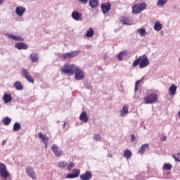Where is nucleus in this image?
Instances as JSON below:
<instances>
[{
	"mask_svg": "<svg viewBox=\"0 0 180 180\" xmlns=\"http://www.w3.org/2000/svg\"><path fill=\"white\" fill-rule=\"evenodd\" d=\"M131 151L129 149L124 151V157L127 158V160H129L131 157Z\"/></svg>",
	"mask_w": 180,
	"mask_h": 180,
	"instance_id": "obj_31",
	"label": "nucleus"
},
{
	"mask_svg": "<svg viewBox=\"0 0 180 180\" xmlns=\"http://www.w3.org/2000/svg\"><path fill=\"white\" fill-rule=\"evenodd\" d=\"M12 99V95L8 93L4 94L3 96V101L4 103H9V102H11Z\"/></svg>",
	"mask_w": 180,
	"mask_h": 180,
	"instance_id": "obj_18",
	"label": "nucleus"
},
{
	"mask_svg": "<svg viewBox=\"0 0 180 180\" xmlns=\"http://www.w3.org/2000/svg\"><path fill=\"white\" fill-rule=\"evenodd\" d=\"M84 87L86 88V89H92V84H91V83H86L84 84Z\"/></svg>",
	"mask_w": 180,
	"mask_h": 180,
	"instance_id": "obj_40",
	"label": "nucleus"
},
{
	"mask_svg": "<svg viewBox=\"0 0 180 180\" xmlns=\"http://www.w3.org/2000/svg\"><path fill=\"white\" fill-rule=\"evenodd\" d=\"M21 72L22 77H23V78H25V79H27L28 82H30L31 84H34V79L32 77V75H30V74L29 73V70L22 68L21 69Z\"/></svg>",
	"mask_w": 180,
	"mask_h": 180,
	"instance_id": "obj_5",
	"label": "nucleus"
},
{
	"mask_svg": "<svg viewBox=\"0 0 180 180\" xmlns=\"http://www.w3.org/2000/svg\"><path fill=\"white\" fill-rule=\"evenodd\" d=\"M139 65V68L143 69L150 65V60L146 55H143L136 58L132 63L133 67H137Z\"/></svg>",
	"mask_w": 180,
	"mask_h": 180,
	"instance_id": "obj_2",
	"label": "nucleus"
},
{
	"mask_svg": "<svg viewBox=\"0 0 180 180\" xmlns=\"http://www.w3.org/2000/svg\"><path fill=\"white\" fill-rule=\"evenodd\" d=\"M92 178V172L89 171L85 172V173L80 174L81 180H89Z\"/></svg>",
	"mask_w": 180,
	"mask_h": 180,
	"instance_id": "obj_13",
	"label": "nucleus"
},
{
	"mask_svg": "<svg viewBox=\"0 0 180 180\" xmlns=\"http://www.w3.org/2000/svg\"><path fill=\"white\" fill-rule=\"evenodd\" d=\"M136 140V136L134 134L131 135V141H134Z\"/></svg>",
	"mask_w": 180,
	"mask_h": 180,
	"instance_id": "obj_43",
	"label": "nucleus"
},
{
	"mask_svg": "<svg viewBox=\"0 0 180 180\" xmlns=\"http://www.w3.org/2000/svg\"><path fill=\"white\" fill-rule=\"evenodd\" d=\"M75 167V164L74 162H70L68 166V171H71V169Z\"/></svg>",
	"mask_w": 180,
	"mask_h": 180,
	"instance_id": "obj_38",
	"label": "nucleus"
},
{
	"mask_svg": "<svg viewBox=\"0 0 180 180\" xmlns=\"http://www.w3.org/2000/svg\"><path fill=\"white\" fill-rule=\"evenodd\" d=\"M89 5L91 8H98L99 6V1L98 0H89Z\"/></svg>",
	"mask_w": 180,
	"mask_h": 180,
	"instance_id": "obj_21",
	"label": "nucleus"
},
{
	"mask_svg": "<svg viewBox=\"0 0 180 180\" xmlns=\"http://www.w3.org/2000/svg\"><path fill=\"white\" fill-rule=\"evenodd\" d=\"M71 16L72 19L77 22L82 20V14L77 11L72 12Z\"/></svg>",
	"mask_w": 180,
	"mask_h": 180,
	"instance_id": "obj_11",
	"label": "nucleus"
},
{
	"mask_svg": "<svg viewBox=\"0 0 180 180\" xmlns=\"http://www.w3.org/2000/svg\"><path fill=\"white\" fill-rule=\"evenodd\" d=\"M38 136L41 139L42 143L47 144L49 143V137L46 134H43L41 132L38 133Z\"/></svg>",
	"mask_w": 180,
	"mask_h": 180,
	"instance_id": "obj_17",
	"label": "nucleus"
},
{
	"mask_svg": "<svg viewBox=\"0 0 180 180\" xmlns=\"http://www.w3.org/2000/svg\"><path fill=\"white\" fill-rule=\"evenodd\" d=\"M122 25H131L133 21L127 17H123L120 20Z\"/></svg>",
	"mask_w": 180,
	"mask_h": 180,
	"instance_id": "obj_20",
	"label": "nucleus"
},
{
	"mask_svg": "<svg viewBox=\"0 0 180 180\" xmlns=\"http://www.w3.org/2000/svg\"><path fill=\"white\" fill-rule=\"evenodd\" d=\"M65 126H67V122H64V124H63V129H65Z\"/></svg>",
	"mask_w": 180,
	"mask_h": 180,
	"instance_id": "obj_47",
	"label": "nucleus"
},
{
	"mask_svg": "<svg viewBox=\"0 0 180 180\" xmlns=\"http://www.w3.org/2000/svg\"><path fill=\"white\" fill-rule=\"evenodd\" d=\"M30 58L32 63H37L39 61V55L37 53H32L30 55Z\"/></svg>",
	"mask_w": 180,
	"mask_h": 180,
	"instance_id": "obj_24",
	"label": "nucleus"
},
{
	"mask_svg": "<svg viewBox=\"0 0 180 180\" xmlns=\"http://www.w3.org/2000/svg\"><path fill=\"white\" fill-rule=\"evenodd\" d=\"M51 150L53 151L56 157H61L64 154V152L63 150H60V148H58V146L53 144L51 146Z\"/></svg>",
	"mask_w": 180,
	"mask_h": 180,
	"instance_id": "obj_8",
	"label": "nucleus"
},
{
	"mask_svg": "<svg viewBox=\"0 0 180 180\" xmlns=\"http://www.w3.org/2000/svg\"><path fill=\"white\" fill-rule=\"evenodd\" d=\"M20 129H22V125L20 124V123L15 122L13 124V131H19V130H20Z\"/></svg>",
	"mask_w": 180,
	"mask_h": 180,
	"instance_id": "obj_30",
	"label": "nucleus"
},
{
	"mask_svg": "<svg viewBox=\"0 0 180 180\" xmlns=\"http://www.w3.org/2000/svg\"><path fill=\"white\" fill-rule=\"evenodd\" d=\"M61 72L68 75L75 74V79L77 81H81V79L85 78V72H84V70H81V68L75 65H65L62 67Z\"/></svg>",
	"mask_w": 180,
	"mask_h": 180,
	"instance_id": "obj_1",
	"label": "nucleus"
},
{
	"mask_svg": "<svg viewBox=\"0 0 180 180\" xmlns=\"http://www.w3.org/2000/svg\"><path fill=\"white\" fill-rule=\"evenodd\" d=\"M14 88H15L16 91H23V84L20 81H16L13 84Z\"/></svg>",
	"mask_w": 180,
	"mask_h": 180,
	"instance_id": "obj_19",
	"label": "nucleus"
},
{
	"mask_svg": "<svg viewBox=\"0 0 180 180\" xmlns=\"http://www.w3.org/2000/svg\"><path fill=\"white\" fill-rule=\"evenodd\" d=\"M138 33H139L141 37H145V36H147L148 33L146 30V28H139L137 30Z\"/></svg>",
	"mask_w": 180,
	"mask_h": 180,
	"instance_id": "obj_25",
	"label": "nucleus"
},
{
	"mask_svg": "<svg viewBox=\"0 0 180 180\" xmlns=\"http://www.w3.org/2000/svg\"><path fill=\"white\" fill-rule=\"evenodd\" d=\"M15 49L18 50H27L29 46L24 42H18L15 45Z\"/></svg>",
	"mask_w": 180,
	"mask_h": 180,
	"instance_id": "obj_12",
	"label": "nucleus"
},
{
	"mask_svg": "<svg viewBox=\"0 0 180 180\" xmlns=\"http://www.w3.org/2000/svg\"><path fill=\"white\" fill-rule=\"evenodd\" d=\"M163 168H165V169H167V171H169L172 169V165H171L170 163H165L163 165Z\"/></svg>",
	"mask_w": 180,
	"mask_h": 180,
	"instance_id": "obj_37",
	"label": "nucleus"
},
{
	"mask_svg": "<svg viewBox=\"0 0 180 180\" xmlns=\"http://www.w3.org/2000/svg\"><path fill=\"white\" fill-rule=\"evenodd\" d=\"M101 8L103 13H108L110 11L111 5L110 4H102Z\"/></svg>",
	"mask_w": 180,
	"mask_h": 180,
	"instance_id": "obj_16",
	"label": "nucleus"
},
{
	"mask_svg": "<svg viewBox=\"0 0 180 180\" xmlns=\"http://www.w3.org/2000/svg\"><path fill=\"white\" fill-rule=\"evenodd\" d=\"M79 53H81L80 51H75L72 52L63 53L62 55V58L63 60H68L70 58H74V57H77V56L79 54Z\"/></svg>",
	"mask_w": 180,
	"mask_h": 180,
	"instance_id": "obj_6",
	"label": "nucleus"
},
{
	"mask_svg": "<svg viewBox=\"0 0 180 180\" xmlns=\"http://www.w3.org/2000/svg\"><path fill=\"white\" fill-rule=\"evenodd\" d=\"M25 172L30 178H32V179H36V172H34V169L30 166H27L25 168Z\"/></svg>",
	"mask_w": 180,
	"mask_h": 180,
	"instance_id": "obj_7",
	"label": "nucleus"
},
{
	"mask_svg": "<svg viewBox=\"0 0 180 180\" xmlns=\"http://www.w3.org/2000/svg\"><path fill=\"white\" fill-rule=\"evenodd\" d=\"M161 141H167V136L164 135L162 137H160Z\"/></svg>",
	"mask_w": 180,
	"mask_h": 180,
	"instance_id": "obj_42",
	"label": "nucleus"
},
{
	"mask_svg": "<svg viewBox=\"0 0 180 180\" xmlns=\"http://www.w3.org/2000/svg\"><path fill=\"white\" fill-rule=\"evenodd\" d=\"M79 174H81V170L75 169H73V173L67 174L66 178H68V179H74V178H78L79 176Z\"/></svg>",
	"mask_w": 180,
	"mask_h": 180,
	"instance_id": "obj_9",
	"label": "nucleus"
},
{
	"mask_svg": "<svg viewBox=\"0 0 180 180\" xmlns=\"http://www.w3.org/2000/svg\"><path fill=\"white\" fill-rule=\"evenodd\" d=\"M129 113V107L127 105H124L120 110V116L123 117L125 115H127Z\"/></svg>",
	"mask_w": 180,
	"mask_h": 180,
	"instance_id": "obj_22",
	"label": "nucleus"
},
{
	"mask_svg": "<svg viewBox=\"0 0 180 180\" xmlns=\"http://www.w3.org/2000/svg\"><path fill=\"white\" fill-rule=\"evenodd\" d=\"M88 115L86 114V112L82 111L79 116V121L83 122V123H88Z\"/></svg>",
	"mask_w": 180,
	"mask_h": 180,
	"instance_id": "obj_15",
	"label": "nucleus"
},
{
	"mask_svg": "<svg viewBox=\"0 0 180 180\" xmlns=\"http://www.w3.org/2000/svg\"><path fill=\"white\" fill-rule=\"evenodd\" d=\"M127 54V51H122L120 52V53L117 55V58L119 61H123V57H124Z\"/></svg>",
	"mask_w": 180,
	"mask_h": 180,
	"instance_id": "obj_28",
	"label": "nucleus"
},
{
	"mask_svg": "<svg viewBox=\"0 0 180 180\" xmlns=\"http://www.w3.org/2000/svg\"><path fill=\"white\" fill-rule=\"evenodd\" d=\"M143 79H144V77H142L140 80H137L135 83V91H138L139 90V85H140L141 84V82H143Z\"/></svg>",
	"mask_w": 180,
	"mask_h": 180,
	"instance_id": "obj_35",
	"label": "nucleus"
},
{
	"mask_svg": "<svg viewBox=\"0 0 180 180\" xmlns=\"http://www.w3.org/2000/svg\"><path fill=\"white\" fill-rule=\"evenodd\" d=\"M146 150H148V144H147V143H145L141 146V148L139 150V154L143 155V154H144V151H146Z\"/></svg>",
	"mask_w": 180,
	"mask_h": 180,
	"instance_id": "obj_23",
	"label": "nucleus"
},
{
	"mask_svg": "<svg viewBox=\"0 0 180 180\" xmlns=\"http://www.w3.org/2000/svg\"><path fill=\"white\" fill-rule=\"evenodd\" d=\"M5 144H6V140H4L2 142V146H5Z\"/></svg>",
	"mask_w": 180,
	"mask_h": 180,
	"instance_id": "obj_45",
	"label": "nucleus"
},
{
	"mask_svg": "<svg viewBox=\"0 0 180 180\" xmlns=\"http://www.w3.org/2000/svg\"><path fill=\"white\" fill-rule=\"evenodd\" d=\"M45 148H47V143H45Z\"/></svg>",
	"mask_w": 180,
	"mask_h": 180,
	"instance_id": "obj_48",
	"label": "nucleus"
},
{
	"mask_svg": "<svg viewBox=\"0 0 180 180\" xmlns=\"http://www.w3.org/2000/svg\"><path fill=\"white\" fill-rule=\"evenodd\" d=\"M5 36H7L8 39H11L14 41H24L25 39L22 37L15 36L12 34H5Z\"/></svg>",
	"mask_w": 180,
	"mask_h": 180,
	"instance_id": "obj_10",
	"label": "nucleus"
},
{
	"mask_svg": "<svg viewBox=\"0 0 180 180\" xmlns=\"http://www.w3.org/2000/svg\"><path fill=\"white\" fill-rule=\"evenodd\" d=\"M5 0H0V5H2L3 4H4V1Z\"/></svg>",
	"mask_w": 180,
	"mask_h": 180,
	"instance_id": "obj_46",
	"label": "nucleus"
},
{
	"mask_svg": "<svg viewBox=\"0 0 180 180\" xmlns=\"http://www.w3.org/2000/svg\"><path fill=\"white\" fill-rule=\"evenodd\" d=\"M68 164V163H67V162H65V161H60L57 163V167L58 168H65V167H67Z\"/></svg>",
	"mask_w": 180,
	"mask_h": 180,
	"instance_id": "obj_32",
	"label": "nucleus"
},
{
	"mask_svg": "<svg viewBox=\"0 0 180 180\" xmlns=\"http://www.w3.org/2000/svg\"><path fill=\"white\" fill-rule=\"evenodd\" d=\"M25 12H26V8L23 6H18L15 8V13L18 16H23Z\"/></svg>",
	"mask_w": 180,
	"mask_h": 180,
	"instance_id": "obj_14",
	"label": "nucleus"
},
{
	"mask_svg": "<svg viewBox=\"0 0 180 180\" xmlns=\"http://www.w3.org/2000/svg\"><path fill=\"white\" fill-rule=\"evenodd\" d=\"M147 8V4L146 3H141L138 4H135L132 6V13L135 15H139V13H141L143 11Z\"/></svg>",
	"mask_w": 180,
	"mask_h": 180,
	"instance_id": "obj_3",
	"label": "nucleus"
},
{
	"mask_svg": "<svg viewBox=\"0 0 180 180\" xmlns=\"http://www.w3.org/2000/svg\"><path fill=\"white\" fill-rule=\"evenodd\" d=\"M176 86L175 84H172L169 89V93L170 95H175L176 94Z\"/></svg>",
	"mask_w": 180,
	"mask_h": 180,
	"instance_id": "obj_27",
	"label": "nucleus"
},
{
	"mask_svg": "<svg viewBox=\"0 0 180 180\" xmlns=\"http://www.w3.org/2000/svg\"><path fill=\"white\" fill-rule=\"evenodd\" d=\"M167 2H168V0H158L157 2V6L161 8L164 6V5Z\"/></svg>",
	"mask_w": 180,
	"mask_h": 180,
	"instance_id": "obj_34",
	"label": "nucleus"
},
{
	"mask_svg": "<svg viewBox=\"0 0 180 180\" xmlns=\"http://www.w3.org/2000/svg\"><path fill=\"white\" fill-rule=\"evenodd\" d=\"M94 140H96V141H101V135H99V134H95V135L94 136Z\"/></svg>",
	"mask_w": 180,
	"mask_h": 180,
	"instance_id": "obj_39",
	"label": "nucleus"
},
{
	"mask_svg": "<svg viewBox=\"0 0 180 180\" xmlns=\"http://www.w3.org/2000/svg\"><path fill=\"white\" fill-rule=\"evenodd\" d=\"M158 99V98L157 94H155V93H153L149 95H147L143 98L146 105L155 103V102H157Z\"/></svg>",
	"mask_w": 180,
	"mask_h": 180,
	"instance_id": "obj_4",
	"label": "nucleus"
},
{
	"mask_svg": "<svg viewBox=\"0 0 180 180\" xmlns=\"http://www.w3.org/2000/svg\"><path fill=\"white\" fill-rule=\"evenodd\" d=\"M79 2H81V4H83V5H86L88 4V0H77Z\"/></svg>",
	"mask_w": 180,
	"mask_h": 180,
	"instance_id": "obj_41",
	"label": "nucleus"
},
{
	"mask_svg": "<svg viewBox=\"0 0 180 180\" xmlns=\"http://www.w3.org/2000/svg\"><path fill=\"white\" fill-rule=\"evenodd\" d=\"M172 157L175 160V161H176L177 162H180V153L173 154Z\"/></svg>",
	"mask_w": 180,
	"mask_h": 180,
	"instance_id": "obj_36",
	"label": "nucleus"
},
{
	"mask_svg": "<svg viewBox=\"0 0 180 180\" xmlns=\"http://www.w3.org/2000/svg\"><path fill=\"white\" fill-rule=\"evenodd\" d=\"M1 122L5 126H9V124H11V122H12V119L9 117H5L3 118Z\"/></svg>",
	"mask_w": 180,
	"mask_h": 180,
	"instance_id": "obj_29",
	"label": "nucleus"
},
{
	"mask_svg": "<svg viewBox=\"0 0 180 180\" xmlns=\"http://www.w3.org/2000/svg\"><path fill=\"white\" fill-rule=\"evenodd\" d=\"M108 157H109V158H112L113 157V154L112 153H108Z\"/></svg>",
	"mask_w": 180,
	"mask_h": 180,
	"instance_id": "obj_44",
	"label": "nucleus"
},
{
	"mask_svg": "<svg viewBox=\"0 0 180 180\" xmlns=\"http://www.w3.org/2000/svg\"><path fill=\"white\" fill-rule=\"evenodd\" d=\"M95 34V32L92 28H89L86 34V37H92Z\"/></svg>",
	"mask_w": 180,
	"mask_h": 180,
	"instance_id": "obj_33",
	"label": "nucleus"
},
{
	"mask_svg": "<svg viewBox=\"0 0 180 180\" xmlns=\"http://www.w3.org/2000/svg\"><path fill=\"white\" fill-rule=\"evenodd\" d=\"M153 29L156 32H160V30H161L162 29V25L161 23H160V22L157 21L155 22Z\"/></svg>",
	"mask_w": 180,
	"mask_h": 180,
	"instance_id": "obj_26",
	"label": "nucleus"
}]
</instances>
